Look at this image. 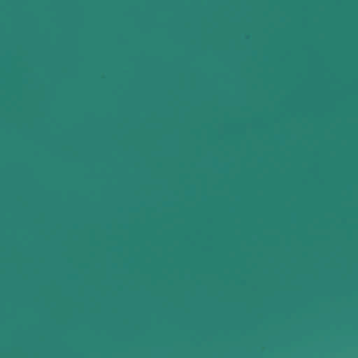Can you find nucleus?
Here are the masks:
<instances>
[{"instance_id": "nucleus-1", "label": "nucleus", "mask_w": 358, "mask_h": 358, "mask_svg": "<svg viewBox=\"0 0 358 358\" xmlns=\"http://www.w3.org/2000/svg\"><path fill=\"white\" fill-rule=\"evenodd\" d=\"M158 67H299V64H164L158 55Z\"/></svg>"}, {"instance_id": "nucleus-2", "label": "nucleus", "mask_w": 358, "mask_h": 358, "mask_svg": "<svg viewBox=\"0 0 358 358\" xmlns=\"http://www.w3.org/2000/svg\"><path fill=\"white\" fill-rule=\"evenodd\" d=\"M130 50L134 53H138L139 52V50H140V44H139V43L138 41L134 42L130 45Z\"/></svg>"}, {"instance_id": "nucleus-3", "label": "nucleus", "mask_w": 358, "mask_h": 358, "mask_svg": "<svg viewBox=\"0 0 358 358\" xmlns=\"http://www.w3.org/2000/svg\"><path fill=\"white\" fill-rule=\"evenodd\" d=\"M157 27H159V21H157Z\"/></svg>"}, {"instance_id": "nucleus-4", "label": "nucleus", "mask_w": 358, "mask_h": 358, "mask_svg": "<svg viewBox=\"0 0 358 358\" xmlns=\"http://www.w3.org/2000/svg\"><path fill=\"white\" fill-rule=\"evenodd\" d=\"M157 27H159V21H157Z\"/></svg>"}, {"instance_id": "nucleus-5", "label": "nucleus", "mask_w": 358, "mask_h": 358, "mask_svg": "<svg viewBox=\"0 0 358 358\" xmlns=\"http://www.w3.org/2000/svg\"><path fill=\"white\" fill-rule=\"evenodd\" d=\"M157 27H159V21H157Z\"/></svg>"}, {"instance_id": "nucleus-6", "label": "nucleus", "mask_w": 358, "mask_h": 358, "mask_svg": "<svg viewBox=\"0 0 358 358\" xmlns=\"http://www.w3.org/2000/svg\"><path fill=\"white\" fill-rule=\"evenodd\" d=\"M157 27H159V21H157Z\"/></svg>"}, {"instance_id": "nucleus-7", "label": "nucleus", "mask_w": 358, "mask_h": 358, "mask_svg": "<svg viewBox=\"0 0 358 358\" xmlns=\"http://www.w3.org/2000/svg\"><path fill=\"white\" fill-rule=\"evenodd\" d=\"M157 34H159V29H157Z\"/></svg>"}, {"instance_id": "nucleus-8", "label": "nucleus", "mask_w": 358, "mask_h": 358, "mask_svg": "<svg viewBox=\"0 0 358 358\" xmlns=\"http://www.w3.org/2000/svg\"><path fill=\"white\" fill-rule=\"evenodd\" d=\"M157 34H159V29H157Z\"/></svg>"}, {"instance_id": "nucleus-9", "label": "nucleus", "mask_w": 358, "mask_h": 358, "mask_svg": "<svg viewBox=\"0 0 358 358\" xmlns=\"http://www.w3.org/2000/svg\"><path fill=\"white\" fill-rule=\"evenodd\" d=\"M157 34H159V29H157Z\"/></svg>"}]
</instances>
